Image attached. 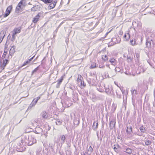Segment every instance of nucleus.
I'll return each instance as SVG.
<instances>
[{"mask_svg":"<svg viewBox=\"0 0 155 155\" xmlns=\"http://www.w3.org/2000/svg\"><path fill=\"white\" fill-rule=\"evenodd\" d=\"M12 8L13 7L12 5H10L7 8L5 11V13L3 16V17L4 18L7 17L9 15L11 12Z\"/></svg>","mask_w":155,"mask_h":155,"instance_id":"6e6552de","label":"nucleus"},{"mask_svg":"<svg viewBox=\"0 0 155 155\" xmlns=\"http://www.w3.org/2000/svg\"><path fill=\"white\" fill-rule=\"evenodd\" d=\"M36 140L31 135L26 136L25 140V143L28 146H31L36 143Z\"/></svg>","mask_w":155,"mask_h":155,"instance_id":"f03ea898","label":"nucleus"},{"mask_svg":"<svg viewBox=\"0 0 155 155\" xmlns=\"http://www.w3.org/2000/svg\"><path fill=\"white\" fill-rule=\"evenodd\" d=\"M29 62L27 60V61H25L24 64H23L22 67L23 66H24L26 65L27 64H28Z\"/></svg>","mask_w":155,"mask_h":155,"instance_id":"6e6d98bb","label":"nucleus"},{"mask_svg":"<svg viewBox=\"0 0 155 155\" xmlns=\"http://www.w3.org/2000/svg\"><path fill=\"white\" fill-rule=\"evenodd\" d=\"M3 40V38H2V36L1 35V37H0V43H1Z\"/></svg>","mask_w":155,"mask_h":155,"instance_id":"0e129e2a","label":"nucleus"},{"mask_svg":"<svg viewBox=\"0 0 155 155\" xmlns=\"http://www.w3.org/2000/svg\"><path fill=\"white\" fill-rule=\"evenodd\" d=\"M97 67L96 65V64L95 62H93L91 64V68H96Z\"/></svg>","mask_w":155,"mask_h":155,"instance_id":"4c0bfd02","label":"nucleus"},{"mask_svg":"<svg viewBox=\"0 0 155 155\" xmlns=\"http://www.w3.org/2000/svg\"><path fill=\"white\" fill-rule=\"evenodd\" d=\"M63 76H62L61 77V78L59 80H58L57 81L58 82L56 86V87L57 88H58L60 86V85L61 84V83L62 82V81L63 79L62 78Z\"/></svg>","mask_w":155,"mask_h":155,"instance_id":"6ab92c4d","label":"nucleus"},{"mask_svg":"<svg viewBox=\"0 0 155 155\" xmlns=\"http://www.w3.org/2000/svg\"><path fill=\"white\" fill-rule=\"evenodd\" d=\"M83 78L81 75H78V77L77 78L78 82V83H80V84L81 86L84 87L86 86L85 84L84 83V81L82 80Z\"/></svg>","mask_w":155,"mask_h":155,"instance_id":"9d476101","label":"nucleus"},{"mask_svg":"<svg viewBox=\"0 0 155 155\" xmlns=\"http://www.w3.org/2000/svg\"><path fill=\"white\" fill-rule=\"evenodd\" d=\"M15 47L14 45L11 48L9 51V54L11 55H12L15 52Z\"/></svg>","mask_w":155,"mask_h":155,"instance_id":"4be33fe9","label":"nucleus"},{"mask_svg":"<svg viewBox=\"0 0 155 155\" xmlns=\"http://www.w3.org/2000/svg\"><path fill=\"white\" fill-rule=\"evenodd\" d=\"M113 149H114V151L117 153H118L119 152L118 147H117L116 146H115V145H114Z\"/></svg>","mask_w":155,"mask_h":155,"instance_id":"37998d69","label":"nucleus"},{"mask_svg":"<svg viewBox=\"0 0 155 155\" xmlns=\"http://www.w3.org/2000/svg\"><path fill=\"white\" fill-rule=\"evenodd\" d=\"M127 60L128 62H131L132 61V58L130 56L127 57Z\"/></svg>","mask_w":155,"mask_h":155,"instance_id":"de8ad7c7","label":"nucleus"},{"mask_svg":"<svg viewBox=\"0 0 155 155\" xmlns=\"http://www.w3.org/2000/svg\"><path fill=\"white\" fill-rule=\"evenodd\" d=\"M127 152L126 153L129 154L132 153V150L130 148H126Z\"/></svg>","mask_w":155,"mask_h":155,"instance_id":"473e14b6","label":"nucleus"},{"mask_svg":"<svg viewBox=\"0 0 155 155\" xmlns=\"http://www.w3.org/2000/svg\"><path fill=\"white\" fill-rule=\"evenodd\" d=\"M140 131L143 133H145L146 130L145 128V127L143 125L141 126L139 128Z\"/></svg>","mask_w":155,"mask_h":155,"instance_id":"b1692460","label":"nucleus"},{"mask_svg":"<svg viewBox=\"0 0 155 155\" xmlns=\"http://www.w3.org/2000/svg\"><path fill=\"white\" fill-rule=\"evenodd\" d=\"M120 90L121 91L123 96V99L124 98V96H125L126 98L127 97V92H125V90H122L121 88H120Z\"/></svg>","mask_w":155,"mask_h":155,"instance_id":"c756f323","label":"nucleus"},{"mask_svg":"<svg viewBox=\"0 0 155 155\" xmlns=\"http://www.w3.org/2000/svg\"><path fill=\"white\" fill-rule=\"evenodd\" d=\"M145 142V145L147 146L150 145L151 143V142L150 141L148 140H146Z\"/></svg>","mask_w":155,"mask_h":155,"instance_id":"e433bc0d","label":"nucleus"},{"mask_svg":"<svg viewBox=\"0 0 155 155\" xmlns=\"http://www.w3.org/2000/svg\"><path fill=\"white\" fill-rule=\"evenodd\" d=\"M127 134H130L132 132V128L131 126H127V129L126 130Z\"/></svg>","mask_w":155,"mask_h":155,"instance_id":"f3484780","label":"nucleus"},{"mask_svg":"<svg viewBox=\"0 0 155 155\" xmlns=\"http://www.w3.org/2000/svg\"><path fill=\"white\" fill-rule=\"evenodd\" d=\"M35 98H34L33 100L32 101L31 103L30 104L29 106L28 107V109H31L32 107L35 106L36 103H37V101H35Z\"/></svg>","mask_w":155,"mask_h":155,"instance_id":"dca6fc26","label":"nucleus"},{"mask_svg":"<svg viewBox=\"0 0 155 155\" xmlns=\"http://www.w3.org/2000/svg\"><path fill=\"white\" fill-rule=\"evenodd\" d=\"M8 60L7 59L3 60L2 64V61L0 59V72L4 69L5 67L8 62Z\"/></svg>","mask_w":155,"mask_h":155,"instance_id":"423d86ee","label":"nucleus"},{"mask_svg":"<svg viewBox=\"0 0 155 155\" xmlns=\"http://www.w3.org/2000/svg\"><path fill=\"white\" fill-rule=\"evenodd\" d=\"M105 92L107 94L109 95H113L114 94V90L112 86H107V87H104Z\"/></svg>","mask_w":155,"mask_h":155,"instance_id":"20e7f679","label":"nucleus"},{"mask_svg":"<svg viewBox=\"0 0 155 155\" xmlns=\"http://www.w3.org/2000/svg\"><path fill=\"white\" fill-rule=\"evenodd\" d=\"M62 105L63 107L62 108V109H61V110H63L64 109V108L66 107H68V105H66L64 102V103H62Z\"/></svg>","mask_w":155,"mask_h":155,"instance_id":"a19ab883","label":"nucleus"},{"mask_svg":"<svg viewBox=\"0 0 155 155\" xmlns=\"http://www.w3.org/2000/svg\"><path fill=\"white\" fill-rule=\"evenodd\" d=\"M44 13L41 12L38 13L33 18L32 21L34 23H36L39 20L40 17H44Z\"/></svg>","mask_w":155,"mask_h":155,"instance_id":"7ed1b4c3","label":"nucleus"},{"mask_svg":"<svg viewBox=\"0 0 155 155\" xmlns=\"http://www.w3.org/2000/svg\"><path fill=\"white\" fill-rule=\"evenodd\" d=\"M98 91L100 92H103L104 91V88L103 87L101 86H98L97 88Z\"/></svg>","mask_w":155,"mask_h":155,"instance_id":"393cba45","label":"nucleus"},{"mask_svg":"<svg viewBox=\"0 0 155 155\" xmlns=\"http://www.w3.org/2000/svg\"><path fill=\"white\" fill-rule=\"evenodd\" d=\"M73 123L74 125H77L79 124V121L78 118L74 117L73 121Z\"/></svg>","mask_w":155,"mask_h":155,"instance_id":"aec40b11","label":"nucleus"},{"mask_svg":"<svg viewBox=\"0 0 155 155\" xmlns=\"http://www.w3.org/2000/svg\"><path fill=\"white\" fill-rule=\"evenodd\" d=\"M51 127L49 126H47V129L48 130H50V129Z\"/></svg>","mask_w":155,"mask_h":155,"instance_id":"338daca9","label":"nucleus"},{"mask_svg":"<svg viewBox=\"0 0 155 155\" xmlns=\"http://www.w3.org/2000/svg\"><path fill=\"white\" fill-rule=\"evenodd\" d=\"M147 62L153 68V64L152 62H151L150 60H147Z\"/></svg>","mask_w":155,"mask_h":155,"instance_id":"c03bdc74","label":"nucleus"},{"mask_svg":"<svg viewBox=\"0 0 155 155\" xmlns=\"http://www.w3.org/2000/svg\"><path fill=\"white\" fill-rule=\"evenodd\" d=\"M42 95V94H41L38 97H37L36 98H35L36 99L35 100V101H37V102L38 100H39L41 97Z\"/></svg>","mask_w":155,"mask_h":155,"instance_id":"09e8293b","label":"nucleus"},{"mask_svg":"<svg viewBox=\"0 0 155 155\" xmlns=\"http://www.w3.org/2000/svg\"><path fill=\"white\" fill-rule=\"evenodd\" d=\"M35 57V56H34L33 57H31V58H30L28 59V61H29V62H30V61H31V60H33V59L34 58V57Z\"/></svg>","mask_w":155,"mask_h":155,"instance_id":"bf43d9fd","label":"nucleus"},{"mask_svg":"<svg viewBox=\"0 0 155 155\" xmlns=\"http://www.w3.org/2000/svg\"><path fill=\"white\" fill-rule=\"evenodd\" d=\"M105 74L106 76H107V77H108V78L110 77L109 76V74L107 72H105Z\"/></svg>","mask_w":155,"mask_h":155,"instance_id":"680f3d73","label":"nucleus"},{"mask_svg":"<svg viewBox=\"0 0 155 155\" xmlns=\"http://www.w3.org/2000/svg\"><path fill=\"white\" fill-rule=\"evenodd\" d=\"M42 129L39 127H37L34 130V132L37 134L41 133L42 134Z\"/></svg>","mask_w":155,"mask_h":155,"instance_id":"ddd939ff","label":"nucleus"},{"mask_svg":"<svg viewBox=\"0 0 155 155\" xmlns=\"http://www.w3.org/2000/svg\"><path fill=\"white\" fill-rule=\"evenodd\" d=\"M153 43V39H150V38H147L146 40V46L147 47L150 48L152 44Z\"/></svg>","mask_w":155,"mask_h":155,"instance_id":"9b49d317","label":"nucleus"},{"mask_svg":"<svg viewBox=\"0 0 155 155\" xmlns=\"http://www.w3.org/2000/svg\"><path fill=\"white\" fill-rule=\"evenodd\" d=\"M126 148H127L126 146L123 147V149H124V152L126 153L127 152Z\"/></svg>","mask_w":155,"mask_h":155,"instance_id":"4d7b16f0","label":"nucleus"},{"mask_svg":"<svg viewBox=\"0 0 155 155\" xmlns=\"http://www.w3.org/2000/svg\"><path fill=\"white\" fill-rule=\"evenodd\" d=\"M65 138V136L64 135H63L61 136V142L64 143V140Z\"/></svg>","mask_w":155,"mask_h":155,"instance_id":"79ce46f5","label":"nucleus"},{"mask_svg":"<svg viewBox=\"0 0 155 155\" xmlns=\"http://www.w3.org/2000/svg\"><path fill=\"white\" fill-rule=\"evenodd\" d=\"M64 94L65 95V96H67V91L65 90H64Z\"/></svg>","mask_w":155,"mask_h":155,"instance_id":"69168bd1","label":"nucleus"},{"mask_svg":"<svg viewBox=\"0 0 155 155\" xmlns=\"http://www.w3.org/2000/svg\"><path fill=\"white\" fill-rule=\"evenodd\" d=\"M36 7V6H34L31 9V11L32 12H34L36 11V10L35 8Z\"/></svg>","mask_w":155,"mask_h":155,"instance_id":"603ef678","label":"nucleus"},{"mask_svg":"<svg viewBox=\"0 0 155 155\" xmlns=\"http://www.w3.org/2000/svg\"><path fill=\"white\" fill-rule=\"evenodd\" d=\"M150 37L153 40H155V32H151V33Z\"/></svg>","mask_w":155,"mask_h":155,"instance_id":"f704fd0d","label":"nucleus"},{"mask_svg":"<svg viewBox=\"0 0 155 155\" xmlns=\"http://www.w3.org/2000/svg\"><path fill=\"white\" fill-rule=\"evenodd\" d=\"M109 61L112 65L114 66H115L117 64V61L114 58H110L109 60Z\"/></svg>","mask_w":155,"mask_h":155,"instance_id":"2eb2a0df","label":"nucleus"},{"mask_svg":"<svg viewBox=\"0 0 155 155\" xmlns=\"http://www.w3.org/2000/svg\"><path fill=\"white\" fill-rule=\"evenodd\" d=\"M36 155H40V153L39 151H37L36 152Z\"/></svg>","mask_w":155,"mask_h":155,"instance_id":"052dcab7","label":"nucleus"},{"mask_svg":"<svg viewBox=\"0 0 155 155\" xmlns=\"http://www.w3.org/2000/svg\"><path fill=\"white\" fill-rule=\"evenodd\" d=\"M61 123L62 121L60 119H57L55 122L56 124L58 125H61Z\"/></svg>","mask_w":155,"mask_h":155,"instance_id":"c9c22d12","label":"nucleus"},{"mask_svg":"<svg viewBox=\"0 0 155 155\" xmlns=\"http://www.w3.org/2000/svg\"><path fill=\"white\" fill-rule=\"evenodd\" d=\"M53 0H46V4L51 3L53 2Z\"/></svg>","mask_w":155,"mask_h":155,"instance_id":"864d4df0","label":"nucleus"},{"mask_svg":"<svg viewBox=\"0 0 155 155\" xmlns=\"http://www.w3.org/2000/svg\"><path fill=\"white\" fill-rule=\"evenodd\" d=\"M136 56V58L137 59V60H138L140 57V52L139 51L135 52L134 56Z\"/></svg>","mask_w":155,"mask_h":155,"instance_id":"7c9ffc66","label":"nucleus"},{"mask_svg":"<svg viewBox=\"0 0 155 155\" xmlns=\"http://www.w3.org/2000/svg\"><path fill=\"white\" fill-rule=\"evenodd\" d=\"M119 91L117 90L116 91V93L117 95V97L119 98H120L121 97V94L120 92L119 93Z\"/></svg>","mask_w":155,"mask_h":155,"instance_id":"72a5a7b5","label":"nucleus"},{"mask_svg":"<svg viewBox=\"0 0 155 155\" xmlns=\"http://www.w3.org/2000/svg\"><path fill=\"white\" fill-rule=\"evenodd\" d=\"M40 65L38 66L33 71H32V74H33L37 72V71L39 69V67H40Z\"/></svg>","mask_w":155,"mask_h":155,"instance_id":"58836bf2","label":"nucleus"},{"mask_svg":"<svg viewBox=\"0 0 155 155\" xmlns=\"http://www.w3.org/2000/svg\"><path fill=\"white\" fill-rule=\"evenodd\" d=\"M21 32V28H15L13 31L12 32L14 35H16L17 34Z\"/></svg>","mask_w":155,"mask_h":155,"instance_id":"a211bd4d","label":"nucleus"},{"mask_svg":"<svg viewBox=\"0 0 155 155\" xmlns=\"http://www.w3.org/2000/svg\"><path fill=\"white\" fill-rule=\"evenodd\" d=\"M53 0H46V4L51 3L53 2Z\"/></svg>","mask_w":155,"mask_h":155,"instance_id":"5fc2aeb1","label":"nucleus"},{"mask_svg":"<svg viewBox=\"0 0 155 155\" xmlns=\"http://www.w3.org/2000/svg\"><path fill=\"white\" fill-rule=\"evenodd\" d=\"M146 70V68L143 66H141L138 68V70L137 71L136 73L138 74L141 73H143Z\"/></svg>","mask_w":155,"mask_h":155,"instance_id":"f8f14e48","label":"nucleus"},{"mask_svg":"<svg viewBox=\"0 0 155 155\" xmlns=\"http://www.w3.org/2000/svg\"><path fill=\"white\" fill-rule=\"evenodd\" d=\"M12 55H11L9 54V55H8V58H12Z\"/></svg>","mask_w":155,"mask_h":155,"instance_id":"774afa93","label":"nucleus"},{"mask_svg":"<svg viewBox=\"0 0 155 155\" xmlns=\"http://www.w3.org/2000/svg\"><path fill=\"white\" fill-rule=\"evenodd\" d=\"M24 0H21L18 4L15 9V12L16 13L18 14L22 10L23 8L22 7V5Z\"/></svg>","mask_w":155,"mask_h":155,"instance_id":"39448f33","label":"nucleus"},{"mask_svg":"<svg viewBox=\"0 0 155 155\" xmlns=\"http://www.w3.org/2000/svg\"><path fill=\"white\" fill-rule=\"evenodd\" d=\"M7 48L5 47V48L4 53L2 56V58H4L7 54Z\"/></svg>","mask_w":155,"mask_h":155,"instance_id":"a878e982","label":"nucleus"},{"mask_svg":"<svg viewBox=\"0 0 155 155\" xmlns=\"http://www.w3.org/2000/svg\"><path fill=\"white\" fill-rule=\"evenodd\" d=\"M130 35L129 33L125 34L124 36V39H125L126 41H128L129 40L130 38Z\"/></svg>","mask_w":155,"mask_h":155,"instance_id":"412c9836","label":"nucleus"},{"mask_svg":"<svg viewBox=\"0 0 155 155\" xmlns=\"http://www.w3.org/2000/svg\"><path fill=\"white\" fill-rule=\"evenodd\" d=\"M119 35L121 36L123 35V31L122 30H120L119 32Z\"/></svg>","mask_w":155,"mask_h":155,"instance_id":"13d9d810","label":"nucleus"},{"mask_svg":"<svg viewBox=\"0 0 155 155\" xmlns=\"http://www.w3.org/2000/svg\"><path fill=\"white\" fill-rule=\"evenodd\" d=\"M1 36H2V38H3V39L4 38V37L5 35L4 31H2L0 33V37H1Z\"/></svg>","mask_w":155,"mask_h":155,"instance_id":"ea45409f","label":"nucleus"},{"mask_svg":"<svg viewBox=\"0 0 155 155\" xmlns=\"http://www.w3.org/2000/svg\"><path fill=\"white\" fill-rule=\"evenodd\" d=\"M41 116L44 118H47L48 116L47 115V113L45 111H43L41 114Z\"/></svg>","mask_w":155,"mask_h":155,"instance_id":"bb28decb","label":"nucleus"},{"mask_svg":"<svg viewBox=\"0 0 155 155\" xmlns=\"http://www.w3.org/2000/svg\"><path fill=\"white\" fill-rule=\"evenodd\" d=\"M104 67H105V66L104 65H100L99 66V68H104Z\"/></svg>","mask_w":155,"mask_h":155,"instance_id":"e2e57ef3","label":"nucleus"},{"mask_svg":"<svg viewBox=\"0 0 155 155\" xmlns=\"http://www.w3.org/2000/svg\"><path fill=\"white\" fill-rule=\"evenodd\" d=\"M131 94L132 95V100L133 104L134 106L135 104V99L136 98V95L137 94V92L136 90L134 89L133 90L132 89L131 90Z\"/></svg>","mask_w":155,"mask_h":155,"instance_id":"0eeeda50","label":"nucleus"},{"mask_svg":"<svg viewBox=\"0 0 155 155\" xmlns=\"http://www.w3.org/2000/svg\"><path fill=\"white\" fill-rule=\"evenodd\" d=\"M95 122H94L92 126L93 129L94 130H95L97 129L98 126V122H96V125L95 126Z\"/></svg>","mask_w":155,"mask_h":155,"instance_id":"c85d7f7f","label":"nucleus"},{"mask_svg":"<svg viewBox=\"0 0 155 155\" xmlns=\"http://www.w3.org/2000/svg\"><path fill=\"white\" fill-rule=\"evenodd\" d=\"M57 3V1L55 0L52 2L48 6V9H51L53 8L55 6L56 4Z\"/></svg>","mask_w":155,"mask_h":155,"instance_id":"4468645a","label":"nucleus"},{"mask_svg":"<svg viewBox=\"0 0 155 155\" xmlns=\"http://www.w3.org/2000/svg\"><path fill=\"white\" fill-rule=\"evenodd\" d=\"M15 35H14L12 33V41H14L15 39Z\"/></svg>","mask_w":155,"mask_h":155,"instance_id":"3c124183","label":"nucleus"},{"mask_svg":"<svg viewBox=\"0 0 155 155\" xmlns=\"http://www.w3.org/2000/svg\"><path fill=\"white\" fill-rule=\"evenodd\" d=\"M115 70L116 71L119 72L120 71V69L119 67H116Z\"/></svg>","mask_w":155,"mask_h":155,"instance_id":"49530a36","label":"nucleus"},{"mask_svg":"<svg viewBox=\"0 0 155 155\" xmlns=\"http://www.w3.org/2000/svg\"><path fill=\"white\" fill-rule=\"evenodd\" d=\"M24 143V141L22 139L18 140L16 145V150L18 151L22 152L25 151L26 147Z\"/></svg>","mask_w":155,"mask_h":155,"instance_id":"f257e3e1","label":"nucleus"},{"mask_svg":"<svg viewBox=\"0 0 155 155\" xmlns=\"http://www.w3.org/2000/svg\"><path fill=\"white\" fill-rule=\"evenodd\" d=\"M110 124L109 126L110 129H113L115 127L116 124V119L115 118H113L111 119L110 118Z\"/></svg>","mask_w":155,"mask_h":155,"instance_id":"1a4fd4ad","label":"nucleus"},{"mask_svg":"<svg viewBox=\"0 0 155 155\" xmlns=\"http://www.w3.org/2000/svg\"><path fill=\"white\" fill-rule=\"evenodd\" d=\"M116 107L117 106L116 105L113 103L112 106L111 112L112 113L114 112L116 108Z\"/></svg>","mask_w":155,"mask_h":155,"instance_id":"5701e85b","label":"nucleus"},{"mask_svg":"<svg viewBox=\"0 0 155 155\" xmlns=\"http://www.w3.org/2000/svg\"><path fill=\"white\" fill-rule=\"evenodd\" d=\"M117 39L116 38H113L111 40V41L114 42V44H116V43H118L119 42L118 41H116L115 40Z\"/></svg>","mask_w":155,"mask_h":155,"instance_id":"a18cd8bd","label":"nucleus"},{"mask_svg":"<svg viewBox=\"0 0 155 155\" xmlns=\"http://www.w3.org/2000/svg\"><path fill=\"white\" fill-rule=\"evenodd\" d=\"M125 73L126 74H127V75H128V74H131V73L130 71V70H129L128 71H127L126 70V71L125 72Z\"/></svg>","mask_w":155,"mask_h":155,"instance_id":"8fccbe9b","label":"nucleus"},{"mask_svg":"<svg viewBox=\"0 0 155 155\" xmlns=\"http://www.w3.org/2000/svg\"><path fill=\"white\" fill-rule=\"evenodd\" d=\"M102 59L105 61H107L108 60V58L107 55H103L102 56Z\"/></svg>","mask_w":155,"mask_h":155,"instance_id":"2f4dec72","label":"nucleus"},{"mask_svg":"<svg viewBox=\"0 0 155 155\" xmlns=\"http://www.w3.org/2000/svg\"><path fill=\"white\" fill-rule=\"evenodd\" d=\"M130 44L133 46L136 45L137 44V43L136 42L135 40L133 39L130 41Z\"/></svg>","mask_w":155,"mask_h":155,"instance_id":"cd10ccee","label":"nucleus"}]
</instances>
